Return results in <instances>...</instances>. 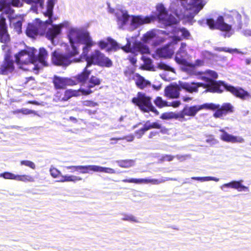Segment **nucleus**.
I'll use <instances>...</instances> for the list:
<instances>
[{
    "mask_svg": "<svg viewBox=\"0 0 251 251\" xmlns=\"http://www.w3.org/2000/svg\"><path fill=\"white\" fill-rule=\"evenodd\" d=\"M223 86L234 96L242 100H245L250 96L249 93L240 87H234L231 85L224 84Z\"/></svg>",
    "mask_w": 251,
    "mask_h": 251,
    "instance_id": "a211bd4d",
    "label": "nucleus"
},
{
    "mask_svg": "<svg viewBox=\"0 0 251 251\" xmlns=\"http://www.w3.org/2000/svg\"><path fill=\"white\" fill-rule=\"evenodd\" d=\"M118 165L122 168H129L134 164V161L133 160H123L117 161Z\"/></svg>",
    "mask_w": 251,
    "mask_h": 251,
    "instance_id": "473e14b6",
    "label": "nucleus"
},
{
    "mask_svg": "<svg viewBox=\"0 0 251 251\" xmlns=\"http://www.w3.org/2000/svg\"><path fill=\"white\" fill-rule=\"evenodd\" d=\"M13 113L14 114L22 113V114H25V115L34 114L35 115L39 116L36 111H35L34 110L28 109L27 108H22L21 109L17 110L14 111Z\"/></svg>",
    "mask_w": 251,
    "mask_h": 251,
    "instance_id": "79ce46f5",
    "label": "nucleus"
},
{
    "mask_svg": "<svg viewBox=\"0 0 251 251\" xmlns=\"http://www.w3.org/2000/svg\"><path fill=\"white\" fill-rule=\"evenodd\" d=\"M66 169H75V171L82 174H90L91 172H96V165H79L65 166Z\"/></svg>",
    "mask_w": 251,
    "mask_h": 251,
    "instance_id": "b1692460",
    "label": "nucleus"
},
{
    "mask_svg": "<svg viewBox=\"0 0 251 251\" xmlns=\"http://www.w3.org/2000/svg\"><path fill=\"white\" fill-rule=\"evenodd\" d=\"M7 3L9 4V6L10 8L11 5L17 7H21L22 5V3L20 0H11L9 2L7 1Z\"/></svg>",
    "mask_w": 251,
    "mask_h": 251,
    "instance_id": "603ef678",
    "label": "nucleus"
},
{
    "mask_svg": "<svg viewBox=\"0 0 251 251\" xmlns=\"http://www.w3.org/2000/svg\"><path fill=\"white\" fill-rule=\"evenodd\" d=\"M175 156H172L171 155H163L161 158V160L165 161H171L173 160V159L174 158Z\"/></svg>",
    "mask_w": 251,
    "mask_h": 251,
    "instance_id": "bf43d9fd",
    "label": "nucleus"
},
{
    "mask_svg": "<svg viewBox=\"0 0 251 251\" xmlns=\"http://www.w3.org/2000/svg\"><path fill=\"white\" fill-rule=\"evenodd\" d=\"M186 44L184 43H181L179 50L176 53L175 56L176 62L182 66V69L185 71L186 67L188 66L189 62L187 59L189 55L186 51Z\"/></svg>",
    "mask_w": 251,
    "mask_h": 251,
    "instance_id": "2eb2a0df",
    "label": "nucleus"
},
{
    "mask_svg": "<svg viewBox=\"0 0 251 251\" xmlns=\"http://www.w3.org/2000/svg\"><path fill=\"white\" fill-rule=\"evenodd\" d=\"M26 3L31 5V8L34 11L38 9H42L43 15L48 17V20L43 22L38 19L32 24H28L26 29V34L28 36L34 38L38 34H43L47 28V25H51L52 22L57 19V17H53V9L56 0H48L46 8H43L44 0H23Z\"/></svg>",
    "mask_w": 251,
    "mask_h": 251,
    "instance_id": "20e7f679",
    "label": "nucleus"
},
{
    "mask_svg": "<svg viewBox=\"0 0 251 251\" xmlns=\"http://www.w3.org/2000/svg\"><path fill=\"white\" fill-rule=\"evenodd\" d=\"M69 23L65 21L58 25H53L48 28L46 32L47 38L51 41L52 44L55 45L54 39L56 38L61 33V30L64 27H67Z\"/></svg>",
    "mask_w": 251,
    "mask_h": 251,
    "instance_id": "4468645a",
    "label": "nucleus"
},
{
    "mask_svg": "<svg viewBox=\"0 0 251 251\" xmlns=\"http://www.w3.org/2000/svg\"><path fill=\"white\" fill-rule=\"evenodd\" d=\"M245 62H246V64H247V65L250 64L251 63V58L246 59Z\"/></svg>",
    "mask_w": 251,
    "mask_h": 251,
    "instance_id": "69168bd1",
    "label": "nucleus"
},
{
    "mask_svg": "<svg viewBox=\"0 0 251 251\" xmlns=\"http://www.w3.org/2000/svg\"><path fill=\"white\" fill-rule=\"evenodd\" d=\"M48 56V53L46 50L44 48H41L39 50V56L38 58L36 57V64H40L39 66H47L46 59Z\"/></svg>",
    "mask_w": 251,
    "mask_h": 251,
    "instance_id": "c85d7f7f",
    "label": "nucleus"
},
{
    "mask_svg": "<svg viewBox=\"0 0 251 251\" xmlns=\"http://www.w3.org/2000/svg\"><path fill=\"white\" fill-rule=\"evenodd\" d=\"M53 83L56 89H63L67 85H75V81L72 78L55 77Z\"/></svg>",
    "mask_w": 251,
    "mask_h": 251,
    "instance_id": "4be33fe9",
    "label": "nucleus"
},
{
    "mask_svg": "<svg viewBox=\"0 0 251 251\" xmlns=\"http://www.w3.org/2000/svg\"><path fill=\"white\" fill-rule=\"evenodd\" d=\"M192 179L200 181L201 182L215 181L218 182L219 181V178L213 176H204V177H192Z\"/></svg>",
    "mask_w": 251,
    "mask_h": 251,
    "instance_id": "c9c22d12",
    "label": "nucleus"
},
{
    "mask_svg": "<svg viewBox=\"0 0 251 251\" xmlns=\"http://www.w3.org/2000/svg\"><path fill=\"white\" fill-rule=\"evenodd\" d=\"M133 80L135 81L136 86L140 89H144L151 85V83L149 81L145 79L144 77L141 76L138 74H136L133 76Z\"/></svg>",
    "mask_w": 251,
    "mask_h": 251,
    "instance_id": "bb28decb",
    "label": "nucleus"
},
{
    "mask_svg": "<svg viewBox=\"0 0 251 251\" xmlns=\"http://www.w3.org/2000/svg\"><path fill=\"white\" fill-rule=\"evenodd\" d=\"M14 26V29L15 31L19 34L21 32L22 28V22L20 21L17 22L16 23L13 24Z\"/></svg>",
    "mask_w": 251,
    "mask_h": 251,
    "instance_id": "864d4df0",
    "label": "nucleus"
},
{
    "mask_svg": "<svg viewBox=\"0 0 251 251\" xmlns=\"http://www.w3.org/2000/svg\"><path fill=\"white\" fill-rule=\"evenodd\" d=\"M0 11H2L7 15V17H12L14 10L10 7L9 4L7 3V0H0Z\"/></svg>",
    "mask_w": 251,
    "mask_h": 251,
    "instance_id": "cd10ccee",
    "label": "nucleus"
},
{
    "mask_svg": "<svg viewBox=\"0 0 251 251\" xmlns=\"http://www.w3.org/2000/svg\"><path fill=\"white\" fill-rule=\"evenodd\" d=\"M214 50L217 51H225V52H229V53H232V54L234 53H240V54H245L244 52L240 51L239 50H238L237 49H229V48H227L215 47V48H214Z\"/></svg>",
    "mask_w": 251,
    "mask_h": 251,
    "instance_id": "7c9ffc66",
    "label": "nucleus"
},
{
    "mask_svg": "<svg viewBox=\"0 0 251 251\" xmlns=\"http://www.w3.org/2000/svg\"><path fill=\"white\" fill-rule=\"evenodd\" d=\"M100 83V79L95 76H92L85 86V87H81L82 94L83 95H89L93 92L92 88L96 85H99Z\"/></svg>",
    "mask_w": 251,
    "mask_h": 251,
    "instance_id": "aec40b11",
    "label": "nucleus"
},
{
    "mask_svg": "<svg viewBox=\"0 0 251 251\" xmlns=\"http://www.w3.org/2000/svg\"><path fill=\"white\" fill-rule=\"evenodd\" d=\"M83 56L85 58L87 67H90L92 64L106 67H110L112 65L111 60L99 50H95L90 55H88L87 54L86 55Z\"/></svg>",
    "mask_w": 251,
    "mask_h": 251,
    "instance_id": "1a4fd4ad",
    "label": "nucleus"
},
{
    "mask_svg": "<svg viewBox=\"0 0 251 251\" xmlns=\"http://www.w3.org/2000/svg\"><path fill=\"white\" fill-rule=\"evenodd\" d=\"M21 165H24L32 169H35V164L34 162L29 160H22L20 162Z\"/></svg>",
    "mask_w": 251,
    "mask_h": 251,
    "instance_id": "de8ad7c7",
    "label": "nucleus"
},
{
    "mask_svg": "<svg viewBox=\"0 0 251 251\" xmlns=\"http://www.w3.org/2000/svg\"><path fill=\"white\" fill-rule=\"evenodd\" d=\"M134 138V137L133 135H130L129 136H125V137H120V138H111L110 140L111 141L115 140V141H117L118 140L126 139L128 142H131L133 140Z\"/></svg>",
    "mask_w": 251,
    "mask_h": 251,
    "instance_id": "3c124183",
    "label": "nucleus"
},
{
    "mask_svg": "<svg viewBox=\"0 0 251 251\" xmlns=\"http://www.w3.org/2000/svg\"><path fill=\"white\" fill-rule=\"evenodd\" d=\"M170 9L176 17L167 13L162 3L156 5L157 17L159 22L167 27V31L171 32L168 38H172L176 43L181 40V37L188 39L190 34L185 28H177L175 25L182 18L191 21L194 17L202 9L207 1L205 0H170Z\"/></svg>",
    "mask_w": 251,
    "mask_h": 251,
    "instance_id": "f257e3e1",
    "label": "nucleus"
},
{
    "mask_svg": "<svg viewBox=\"0 0 251 251\" xmlns=\"http://www.w3.org/2000/svg\"><path fill=\"white\" fill-rule=\"evenodd\" d=\"M176 157L177 158L178 160L180 161H182L185 159V156L182 155H177L176 156Z\"/></svg>",
    "mask_w": 251,
    "mask_h": 251,
    "instance_id": "e2e57ef3",
    "label": "nucleus"
},
{
    "mask_svg": "<svg viewBox=\"0 0 251 251\" xmlns=\"http://www.w3.org/2000/svg\"><path fill=\"white\" fill-rule=\"evenodd\" d=\"M218 107V106H217L215 104L212 103H205L201 105L186 106L183 108L182 111H181L180 113H178V117H179V121L181 122L185 121V116H194L198 111L201 109H214Z\"/></svg>",
    "mask_w": 251,
    "mask_h": 251,
    "instance_id": "9b49d317",
    "label": "nucleus"
},
{
    "mask_svg": "<svg viewBox=\"0 0 251 251\" xmlns=\"http://www.w3.org/2000/svg\"><path fill=\"white\" fill-rule=\"evenodd\" d=\"M221 108L222 109L225 114L227 113H232L233 112V107L229 103H226L223 104Z\"/></svg>",
    "mask_w": 251,
    "mask_h": 251,
    "instance_id": "c03bdc74",
    "label": "nucleus"
},
{
    "mask_svg": "<svg viewBox=\"0 0 251 251\" xmlns=\"http://www.w3.org/2000/svg\"><path fill=\"white\" fill-rule=\"evenodd\" d=\"M161 118L164 120L175 118L179 120V117H178V113L176 114L173 112L163 113L161 115Z\"/></svg>",
    "mask_w": 251,
    "mask_h": 251,
    "instance_id": "a19ab883",
    "label": "nucleus"
},
{
    "mask_svg": "<svg viewBox=\"0 0 251 251\" xmlns=\"http://www.w3.org/2000/svg\"><path fill=\"white\" fill-rule=\"evenodd\" d=\"M124 182L134 183L137 184H148V178H130L122 180Z\"/></svg>",
    "mask_w": 251,
    "mask_h": 251,
    "instance_id": "2f4dec72",
    "label": "nucleus"
},
{
    "mask_svg": "<svg viewBox=\"0 0 251 251\" xmlns=\"http://www.w3.org/2000/svg\"><path fill=\"white\" fill-rule=\"evenodd\" d=\"M157 68L160 70H163L165 71H170L173 73H175V70L174 68L162 62L159 63L157 64Z\"/></svg>",
    "mask_w": 251,
    "mask_h": 251,
    "instance_id": "49530a36",
    "label": "nucleus"
},
{
    "mask_svg": "<svg viewBox=\"0 0 251 251\" xmlns=\"http://www.w3.org/2000/svg\"><path fill=\"white\" fill-rule=\"evenodd\" d=\"M242 34L245 36H251V30L249 29H243L242 31Z\"/></svg>",
    "mask_w": 251,
    "mask_h": 251,
    "instance_id": "680f3d73",
    "label": "nucleus"
},
{
    "mask_svg": "<svg viewBox=\"0 0 251 251\" xmlns=\"http://www.w3.org/2000/svg\"><path fill=\"white\" fill-rule=\"evenodd\" d=\"M17 175L10 172H5L0 174V177H3L4 179H13L16 180Z\"/></svg>",
    "mask_w": 251,
    "mask_h": 251,
    "instance_id": "a18cd8bd",
    "label": "nucleus"
},
{
    "mask_svg": "<svg viewBox=\"0 0 251 251\" xmlns=\"http://www.w3.org/2000/svg\"><path fill=\"white\" fill-rule=\"evenodd\" d=\"M37 50L33 48H28L26 50H21L18 54L15 55V60L19 68L24 70H29L30 68H25L24 65L34 66L31 69L38 70L41 67L36 64L35 53Z\"/></svg>",
    "mask_w": 251,
    "mask_h": 251,
    "instance_id": "6e6552de",
    "label": "nucleus"
},
{
    "mask_svg": "<svg viewBox=\"0 0 251 251\" xmlns=\"http://www.w3.org/2000/svg\"><path fill=\"white\" fill-rule=\"evenodd\" d=\"M202 54L203 57L207 59H212L214 58V54L209 51H204L202 52Z\"/></svg>",
    "mask_w": 251,
    "mask_h": 251,
    "instance_id": "4d7b16f0",
    "label": "nucleus"
},
{
    "mask_svg": "<svg viewBox=\"0 0 251 251\" xmlns=\"http://www.w3.org/2000/svg\"><path fill=\"white\" fill-rule=\"evenodd\" d=\"M132 101L133 103L137 105L142 111L145 112L151 111L156 114H158V112L152 105L151 98L147 96L144 93H138L137 97L133 98Z\"/></svg>",
    "mask_w": 251,
    "mask_h": 251,
    "instance_id": "9d476101",
    "label": "nucleus"
},
{
    "mask_svg": "<svg viewBox=\"0 0 251 251\" xmlns=\"http://www.w3.org/2000/svg\"><path fill=\"white\" fill-rule=\"evenodd\" d=\"M10 41V37L5 25V18L2 17L0 20V41L7 43Z\"/></svg>",
    "mask_w": 251,
    "mask_h": 251,
    "instance_id": "393cba45",
    "label": "nucleus"
},
{
    "mask_svg": "<svg viewBox=\"0 0 251 251\" xmlns=\"http://www.w3.org/2000/svg\"><path fill=\"white\" fill-rule=\"evenodd\" d=\"M96 172H103L107 174H114L115 173V171L113 169L110 168L103 167L96 165Z\"/></svg>",
    "mask_w": 251,
    "mask_h": 251,
    "instance_id": "e433bc0d",
    "label": "nucleus"
},
{
    "mask_svg": "<svg viewBox=\"0 0 251 251\" xmlns=\"http://www.w3.org/2000/svg\"><path fill=\"white\" fill-rule=\"evenodd\" d=\"M50 173L51 176L54 178H57V182H69L75 183L82 180V178L79 176L73 175H63L62 173L53 166L50 169Z\"/></svg>",
    "mask_w": 251,
    "mask_h": 251,
    "instance_id": "f8f14e48",
    "label": "nucleus"
},
{
    "mask_svg": "<svg viewBox=\"0 0 251 251\" xmlns=\"http://www.w3.org/2000/svg\"><path fill=\"white\" fill-rule=\"evenodd\" d=\"M124 74L129 79H133V77L136 74L134 73L131 69L127 68L125 71Z\"/></svg>",
    "mask_w": 251,
    "mask_h": 251,
    "instance_id": "8fccbe9b",
    "label": "nucleus"
},
{
    "mask_svg": "<svg viewBox=\"0 0 251 251\" xmlns=\"http://www.w3.org/2000/svg\"><path fill=\"white\" fill-rule=\"evenodd\" d=\"M182 100L185 102H188L192 100V98L188 97H183Z\"/></svg>",
    "mask_w": 251,
    "mask_h": 251,
    "instance_id": "0e129e2a",
    "label": "nucleus"
},
{
    "mask_svg": "<svg viewBox=\"0 0 251 251\" xmlns=\"http://www.w3.org/2000/svg\"><path fill=\"white\" fill-rule=\"evenodd\" d=\"M204 65V62L201 59L196 60L194 64L189 62L188 66L186 67L185 71L191 75L196 76L198 79L201 80L202 82L180 81L179 84L182 89L190 93H197L198 92V88L201 87L207 89L206 92L217 93L222 92L219 83L207 76H210L212 78H216L218 75L215 72L208 70L205 73H203L197 71L195 69L196 67H201Z\"/></svg>",
    "mask_w": 251,
    "mask_h": 251,
    "instance_id": "7ed1b4c3",
    "label": "nucleus"
},
{
    "mask_svg": "<svg viewBox=\"0 0 251 251\" xmlns=\"http://www.w3.org/2000/svg\"><path fill=\"white\" fill-rule=\"evenodd\" d=\"M109 12L111 13L115 12V16L117 18V24L119 28H123L128 21L130 22L129 29L130 30H134L144 24L151 23L155 19V17L153 16H131L130 17L127 14V11L124 9H117L115 11L110 8Z\"/></svg>",
    "mask_w": 251,
    "mask_h": 251,
    "instance_id": "39448f33",
    "label": "nucleus"
},
{
    "mask_svg": "<svg viewBox=\"0 0 251 251\" xmlns=\"http://www.w3.org/2000/svg\"><path fill=\"white\" fill-rule=\"evenodd\" d=\"M63 98V96L59 92H58L55 96L54 100L55 101H64Z\"/></svg>",
    "mask_w": 251,
    "mask_h": 251,
    "instance_id": "13d9d810",
    "label": "nucleus"
},
{
    "mask_svg": "<svg viewBox=\"0 0 251 251\" xmlns=\"http://www.w3.org/2000/svg\"><path fill=\"white\" fill-rule=\"evenodd\" d=\"M159 32L155 30L149 31L143 35L141 40L145 43H151L153 45H156L164 42L168 38L167 35L164 37L159 36Z\"/></svg>",
    "mask_w": 251,
    "mask_h": 251,
    "instance_id": "ddd939ff",
    "label": "nucleus"
},
{
    "mask_svg": "<svg viewBox=\"0 0 251 251\" xmlns=\"http://www.w3.org/2000/svg\"><path fill=\"white\" fill-rule=\"evenodd\" d=\"M81 95H82L81 87L77 90L69 89L65 91L64 94L63 95V100L65 101H67L73 97H78Z\"/></svg>",
    "mask_w": 251,
    "mask_h": 251,
    "instance_id": "c756f323",
    "label": "nucleus"
},
{
    "mask_svg": "<svg viewBox=\"0 0 251 251\" xmlns=\"http://www.w3.org/2000/svg\"><path fill=\"white\" fill-rule=\"evenodd\" d=\"M180 105L179 101H175L172 102H168V106H173L175 108L178 107Z\"/></svg>",
    "mask_w": 251,
    "mask_h": 251,
    "instance_id": "052dcab7",
    "label": "nucleus"
},
{
    "mask_svg": "<svg viewBox=\"0 0 251 251\" xmlns=\"http://www.w3.org/2000/svg\"><path fill=\"white\" fill-rule=\"evenodd\" d=\"M14 70L13 62L10 58L6 56L5 61L0 68V73L3 75H7L11 73Z\"/></svg>",
    "mask_w": 251,
    "mask_h": 251,
    "instance_id": "a878e982",
    "label": "nucleus"
},
{
    "mask_svg": "<svg viewBox=\"0 0 251 251\" xmlns=\"http://www.w3.org/2000/svg\"><path fill=\"white\" fill-rule=\"evenodd\" d=\"M243 180L232 181L228 183L224 184L220 186V189L224 192H227L228 189L232 188L237 190L238 191H248L249 188L242 185Z\"/></svg>",
    "mask_w": 251,
    "mask_h": 251,
    "instance_id": "dca6fc26",
    "label": "nucleus"
},
{
    "mask_svg": "<svg viewBox=\"0 0 251 251\" xmlns=\"http://www.w3.org/2000/svg\"><path fill=\"white\" fill-rule=\"evenodd\" d=\"M82 104L84 106L95 107L97 105V103L93 101L90 100H85L82 102Z\"/></svg>",
    "mask_w": 251,
    "mask_h": 251,
    "instance_id": "6e6d98bb",
    "label": "nucleus"
},
{
    "mask_svg": "<svg viewBox=\"0 0 251 251\" xmlns=\"http://www.w3.org/2000/svg\"><path fill=\"white\" fill-rule=\"evenodd\" d=\"M70 119V121H74V122H77V120L76 118H75V117H70L69 118Z\"/></svg>",
    "mask_w": 251,
    "mask_h": 251,
    "instance_id": "774afa93",
    "label": "nucleus"
},
{
    "mask_svg": "<svg viewBox=\"0 0 251 251\" xmlns=\"http://www.w3.org/2000/svg\"><path fill=\"white\" fill-rule=\"evenodd\" d=\"M89 67H87V65H86L81 73L72 78L75 81V84L77 83H81V87H85L88 78L91 74V71L89 69Z\"/></svg>",
    "mask_w": 251,
    "mask_h": 251,
    "instance_id": "6ab92c4d",
    "label": "nucleus"
},
{
    "mask_svg": "<svg viewBox=\"0 0 251 251\" xmlns=\"http://www.w3.org/2000/svg\"><path fill=\"white\" fill-rule=\"evenodd\" d=\"M176 44V43L171 39V43L168 44L166 46L157 50V54L160 57H171L174 53L175 48L174 46Z\"/></svg>",
    "mask_w": 251,
    "mask_h": 251,
    "instance_id": "f3484780",
    "label": "nucleus"
},
{
    "mask_svg": "<svg viewBox=\"0 0 251 251\" xmlns=\"http://www.w3.org/2000/svg\"><path fill=\"white\" fill-rule=\"evenodd\" d=\"M145 125L146 129H148V130L151 128L160 129L161 128V125L158 122L151 123L150 121H147Z\"/></svg>",
    "mask_w": 251,
    "mask_h": 251,
    "instance_id": "ea45409f",
    "label": "nucleus"
},
{
    "mask_svg": "<svg viewBox=\"0 0 251 251\" xmlns=\"http://www.w3.org/2000/svg\"><path fill=\"white\" fill-rule=\"evenodd\" d=\"M154 103L155 105L159 107L162 108L165 106H168V102L163 100L161 97H157L154 100Z\"/></svg>",
    "mask_w": 251,
    "mask_h": 251,
    "instance_id": "37998d69",
    "label": "nucleus"
},
{
    "mask_svg": "<svg viewBox=\"0 0 251 251\" xmlns=\"http://www.w3.org/2000/svg\"><path fill=\"white\" fill-rule=\"evenodd\" d=\"M16 180L21 181L24 182H33L34 179L32 176L30 175H17Z\"/></svg>",
    "mask_w": 251,
    "mask_h": 251,
    "instance_id": "72a5a7b5",
    "label": "nucleus"
},
{
    "mask_svg": "<svg viewBox=\"0 0 251 251\" xmlns=\"http://www.w3.org/2000/svg\"><path fill=\"white\" fill-rule=\"evenodd\" d=\"M130 62L132 64H135L136 63V59L135 58H132L130 59Z\"/></svg>",
    "mask_w": 251,
    "mask_h": 251,
    "instance_id": "338daca9",
    "label": "nucleus"
},
{
    "mask_svg": "<svg viewBox=\"0 0 251 251\" xmlns=\"http://www.w3.org/2000/svg\"><path fill=\"white\" fill-rule=\"evenodd\" d=\"M178 82V85L174 86L171 85L167 86L165 89V95L169 98H177L179 96V91L180 89H182L179 85Z\"/></svg>",
    "mask_w": 251,
    "mask_h": 251,
    "instance_id": "5701e85b",
    "label": "nucleus"
},
{
    "mask_svg": "<svg viewBox=\"0 0 251 251\" xmlns=\"http://www.w3.org/2000/svg\"><path fill=\"white\" fill-rule=\"evenodd\" d=\"M122 220L123 221H126L135 223H138L139 222L138 218L132 214H123V217L122 218Z\"/></svg>",
    "mask_w": 251,
    "mask_h": 251,
    "instance_id": "4c0bfd02",
    "label": "nucleus"
},
{
    "mask_svg": "<svg viewBox=\"0 0 251 251\" xmlns=\"http://www.w3.org/2000/svg\"><path fill=\"white\" fill-rule=\"evenodd\" d=\"M216 105L218 106L219 107L215 108V109H217V111L215 112L214 114V116L216 118H221L224 115H226L223 110L221 108H220V105H217L215 104ZM215 110V109H214Z\"/></svg>",
    "mask_w": 251,
    "mask_h": 251,
    "instance_id": "09e8293b",
    "label": "nucleus"
},
{
    "mask_svg": "<svg viewBox=\"0 0 251 251\" xmlns=\"http://www.w3.org/2000/svg\"><path fill=\"white\" fill-rule=\"evenodd\" d=\"M220 131L222 133L220 135V138L224 141L232 143H241L244 142V140L242 137L235 136L231 134H229L226 131L225 129H220Z\"/></svg>",
    "mask_w": 251,
    "mask_h": 251,
    "instance_id": "412c9836",
    "label": "nucleus"
},
{
    "mask_svg": "<svg viewBox=\"0 0 251 251\" xmlns=\"http://www.w3.org/2000/svg\"><path fill=\"white\" fill-rule=\"evenodd\" d=\"M142 58L144 62V67L146 69L150 71H155L153 69V67L152 65V61L151 59L147 58L145 56H142Z\"/></svg>",
    "mask_w": 251,
    "mask_h": 251,
    "instance_id": "58836bf2",
    "label": "nucleus"
},
{
    "mask_svg": "<svg viewBox=\"0 0 251 251\" xmlns=\"http://www.w3.org/2000/svg\"><path fill=\"white\" fill-rule=\"evenodd\" d=\"M127 43L125 46H121L119 45L115 41L111 38H108L106 40H101L98 42V45L101 49H105L108 43H110L113 48L116 50L118 49L121 48L123 50L126 52H132L134 54L140 53L142 54H146L149 52V48L143 43L139 42L133 43L131 45L132 41L130 39L126 38Z\"/></svg>",
    "mask_w": 251,
    "mask_h": 251,
    "instance_id": "0eeeda50",
    "label": "nucleus"
},
{
    "mask_svg": "<svg viewBox=\"0 0 251 251\" xmlns=\"http://www.w3.org/2000/svg\"><path fill=\"white\" fill-rule=\"evenodd\" d=\"M147 130L148 129H146L145 125H144L143 128L135 132V134L138 138H140Z\"/></svg>",
    "mask_w": 251,
    "mask_h": 251,
    "instance_id": "5fc2aeb1",
    "label": "nucleus"
},
{
    "mask_svg": "<svg viewBox=\"0 0 251 251\" xmlns=\"http://www.w3.org/2000/svg\"><path fill=\"white\" fill-rule=\"evenodd\" d=\"M206 24L211 29H219L222 31H229L231 26L240 29L241 27V15L236 11H231L226 15L225 19L220 16L215 22L212 19L206 20Z\"/></svg>",
    "mask_w": 251,
    "mask_h": 251,
    "instance_id": "423d86ee",
    "label": "nucleus"
},
{
    "mask_svg": "<svg viewBox=\"0 0 251 251\" xmlns=\"http://www.w3.org/2000/svg\"><path fill=\"white\" fill-rule=\"evenodd\" d=\"M67 37L71 46L66 55L57 51L52 53V62L57 66H68L72 62H79V59L71 60V57L79 53L80 48L82 50V55L88 54L96 43L93 40L89 33L84 29L74 27L70 28Z\"/></svg>",
    "mask_w": 251,
    "mask_h": 251,
    "instance_id": "f03ea898",
    "label": "nucleus"
},
{
    "mask_svg": "<svg viewBox=\"0 0 251 251\" xmlns=\"http://www.w3.org/2000/svg\"><path fill=\"white\" fill-rule=\"evenodd\" d=\"M170 180H172V179L169 177H162L159 179L148 178V183H151L153 185H158Z\"/></svg>",
    "mask_w": 251,
    "mask_h": 251,
    "instance_id": "f704fd0d",
    "label": "nucleus"
}]
</instances>
